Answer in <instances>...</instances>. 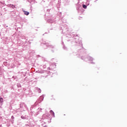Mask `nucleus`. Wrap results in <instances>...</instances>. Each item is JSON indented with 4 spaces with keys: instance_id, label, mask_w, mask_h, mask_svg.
Here are the masks:
<instances>
[{
    "instance_id": "nucleus-1",
    "label": "nucleus",
    "mask_w": 127,
    "mask_h": 127,
    "mask_svg": "<svg viewBox=\"0 0 127 127\" xmlns=\"http://www.w3.org/2000/svg\"><path fill=\"white\" fill-rule=\"evenodd\" d=\"M24 13L25 15H28L29 14V12L26 11H24Z\"/></svg>"
},
{
    "instance_id": "nucleus-2",
    "label": "nucleus",
    "mask_w": 127,
    "mask_h": 127,
    "mask_svg": "<svg viewBox=\"0 0 127 127\" xmlns=\"http://www.w3.org/2000/svg\"><path fill=\"white\" fill-rule=\"evenodd\" d=\"M3 102V99L2 98H0V103L1 104Z\"/></svg>"
},
{
    "instance_id": "nucleus-3",
    "label": "nucleus",
    "mask_w": 127,
    "mask_h": 127,
    "mask_svg": "<svg viewBox=\"0 0 127 127\" xmlns=\"http://www.w3.org/2000/svg\"><path fill=\"white\" fill-rule=\"evenodd\" d=\"M50 113H51V114H52V115H53V116H55L54 112L53 111H52V110L50 111Z\"/></svg>"
},
{
    "instance_id": "nucleus-4",
    "label": "nucleus",
    "mask_w": 127,
    "mask_h": 127,
    "mask_svg": "<svg viewBox=\"0 0 127 127\" xmlns=\"http://www.w3.org/2000/svg\"><path fill=\"white\" fill-rule=\"evenodd\" d=\"M83 8H87V6L85 4L82 5Z\"/></svg>"
}]
</instances>
